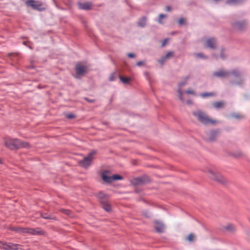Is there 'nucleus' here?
Listing matches in <instances>:
<instances>
[{
	"label": "nucleus",
	"mask_w": 250,
	"mask_h": 250,
	"mask_svg": "<svg viewBox=\"0 0 250 250\" xmlns=\"http://www.w3.org/2000/svg\"><path fill=\"white\" fill-rule=\"evenodd\" d=\"M66 117L68 119H74L75 118V116L72 113H69L66 115Z\"/></svg>",
	"instance_id": "nucleus-35"
},
{
	"label": "nucleus",
	"mask_w": 250,
	"mask_h": 250,
	"mask_svg": "<svg viewBox=\"0 0 250 250\" xmlns=\"http://www.w3.org/2000/svg\"><path fill=\"white\" fill-rule=\"evenodd\" d=\"M92 4L91 2H79L78 7L79 9L83 10H89L91 8Z\"/></svg>",
	"instance_id": "nucleus-15"
},
{
	"label": "nucleus",
	"mask_w": 250,
	"mask_h": 250,
	"mask_svg": "<svg viewBox=\"0 0 250 250\" xmlns=\"http://www.w3.org/2000/svg\"><path fill=\"white\" fill-rule=\"evenodd\" d=\"M229 74V72L222 70L213 73L214 76L219 78L227 77Z\"/></svg>",
	"instance_id": "nucleus-16"
},
{
	"label": "nucleus",
	"mask_w": 250,
	"mask_h": 250,
	"mask_svg": "<svg viewBox=\"0 0 250 250\" xmlns=\"http://www.w3.org/2000/svg\"><path fill=\"white\" fill-rule=\"evenodd\" d=\"M154 223L155 224L154 228L157 232L162 233L164 231L165 225L162 222L159 220H154Z\"/></svg>",
	"instance_id": "nucleus-12"
},
{
	"label": "nucleus",
	"mask_w": 250,
	"mask_h": 250,
	"mask_svg": "<svg viewBox=\"0 0 250 250\" xmlns=\"http://www.w3.org/2000/svg\"><path fill=\"white\" fill-rule=\"evenodd\" d=\"M112 182L113 181L118 180H122L123 179V177L120 175H114L112 176Z\"/></svg>",
	"instance_id": "nucleus-30"
},
{
	"label": "nucleus",
	"mask_w": 250,
	"mask_h": 250,
	"mask_svg": "<svg viewBox=\"0 0 250 250\" xmlns=\"http://www.w3.org/2000/svg\"><path fill=\"white\" fill-rule=\"evenodd\" d=\"M101 178L105 183L109 184L112 182V176H110L108 170H104L101 174Z\"/></svg>",
	"instance_id": "nucleus-11"
},
{
	"label": "nucleus",
	"mask_w": 250,
	"mask_h": 250,
	"mask_svg": "<svg viewBox=\"0 0 250 250\" xmlns=\"http://www.w3.org/2000/svg\"><path fill=\"white\" fill-rule=\"evenodd\" d=\"M145 63V62L144 61H140L136 63V65L138 66H140L143 65Z\"/></svg>",
	"instance_id": "nucleus-38"
},
{
	"label": "nucleus",
	"mask_w": 250,
	"mask_h": 250,
	"mask_svg": "<svg viewBox=\"0 0 250 250\" xmlns=\"http://www.w3.org/2000/svg\"><path fill=\"white\" fill-rule=\"evenodd\" d=\"M239 0H228V3H237L238 2Z\"/></svg>",
	"instance_id": "nucleus-39"
},
{
	"label": "nucleus",
	"mask_w": 250,
	"mask_h": 250,
	"mask_svg": "<svg viewBox=\"0 0 250 250\" xmlns=\"http://www.w3.org/2000/svg\"><path fill=\"white\" fill-rule=\"evenodd\" d=\"M220 57L223 59H225V55L223 54V50H222V52L220 55Z\"/></svg>",
	"instance_id": "nucleus-44"
},
{
	"label": "nucleus",
	"mask_w": 250,
	"mask_h": 250,
	"mask_svg": "<svg viewBox=\"0 0 250 250\" xmlns=\"http://www.w3.org/2000/svg\"><path fill=\"white\" fill-rule=\"evenodd\" d=\"M25 4L28 7H31L32 9L42 11L45 9V7H43L42 4L41 2L34 0H27L25 1Z\"/></svg>",
	"instance_id": "nucleus-5"
},
{
	"label": "nucleus",
	"mask_w": 250,
	"mask_h": 250,
	"mask_svg": "<svg viewBox=\"0 0 250 250\" xmlns=\"http://www.w3.org/2000/svg\"><path fill=\"white\" fill-rule=\"evenodd\" d=\"M96 155H98V152L96 150H92L90 151L87 156H93Z\"/></svg>",
	"instance_id": "nucleus-31"
},
{
	"label": "nucleus",
	"mask_w": 250,
	"mask_h": 250,
	"mask_svg": "<svg viewBox=\"0 0 250 250\" xmlns=\"http://www.w3.org/2000/svg\"><path fill=\"white\" fill-rule=\"evenodd\" d=\"M101 207L107 212H109L111 210V208L110 204L108 203V200L104 202H102L100 204Z\"/></svg>",
	"instance_id": "nucleus-19"
},
{
	"label": "nucleus",
	"mask_w": 250,
	"mask_h": 250,
	"mask_svg": "<svg viewBox=\"0 0 250 250\" xmlns=\"http://www.w3.org/2000/svg\"><path fill=\"white\" fill-rule=\"evenodd\" d=\"M87 67L82 63H78L75 67L76 74L79 76L83 75L87 72Z\"/></svg>",
	"instance_id": "nucleus-9"
},
{
	"label": "nucleus",
	"mask_w": 250,
	"mask_h": 250,
	"mask_svg": "<svg viewBox=\"0 0 250 250\" xmlns=\"http://www.w3.org/2000/svg\"><path fill=\"white\" fill-rule=\"evenodd\" d=\"M0 248L6 250H22L21 246L13 243H6L0 241Z\"/></svg>",
	"instance_id": "nucleus-6"
},
{
	"label": "nucleus",
	"mask_w": 250,
	"mask_h": 250,
	"mask_svg": "<svg viewBox=\"0 0 250 250\" xmlns=\"http://www.w3.org/2000/svg\"><path fill=\"white\" fill-rule=\"evenodd\" d=\"M186 93L187 94H191V95H196V93L195 92V91H194L193 90H188L186 91Z\"/></svg>",
	"instance_id": "nucleus-37"
},
{
	"label": "nucleus",
	"mask_w": 250,
	"mask_h": 250,
	"mask_svg": "<svg viewBox=\"0 0 250 250\" xmlns=\"http://www.w3.org/2000/svg\"><path fill=\"white\" fill-rule=\"evenodd\" d=\"M206 172L208 173V177L211 180L223 186L228 184V180L216 168L214 167L208 168Z\"/></svg>",
	"instance_id": "nucleus-2"
},
{
	"label": "nucleus",
	"mask_w": 250,
	"mask_h": 250,
	"mask_svg": "<svg viewBox=\"0 0 250 250\" xmlns=\"http://www.w3.org/2000/svg\"><path fill=\"white\" fill-rule=\"evenodd\" d=\"M11 229L12 230H14L15 231H16V232L20 233H24V231H25L24 228H18V227L12 228H11Z\"/></svg>",
	"instance_id": "nucleus-25"
},
{
	"label": "nucleus",
	"mask_w": 250,
	"mask_h": 250,
	"mask_svg": "<svg viewBox=\"0 0 250 250\" xmlns=\"http://www.w3.org/2000/svg\"><path fill=\"white\" fill-rule=\"evenodd\" d=\"M166 17V15L164 14H161L159 15V18L158 21V22L160 23H162V20L163 18H165Z\"/></svg>",
	"instance_id": "nucleus-34"
},
{
	"label": "nucleus",
	"mask_w": 250,
	"mask_h": 250,
	"mask_svg": "<svg viewBox=\"0 0 250 250\" xmlns=\"http://www.w3.org/2000/svg\"><path fill=\"white\" fill-rule=\"evenodd\" d=\"M2 157H0V163H2Z\"/></svg>",
	"instance_id": "nucleus-46"
},
{
	"label": "nucleus",
	"mask_w": 250,
	"mask_h": 250,
	"mask_svg": "<svg viewBox=\"0 0 250 250\" xmlns=\"http://www.w3.org/2000/svg\"><path fill=\"white\" fill-rule=\"evenodd\" d=\"M216 44V40L214 38H209L206 40V47L213 49L215 47Z\"/></svg>",
	"instance_id": "nucleus-17"
},
{
	"label": "nucleus",
	"mask_w": 250,
	"mask_h": 250,
	"mask_svg": "<svg viewBox=\"0 0 250 250\" xmlns=\"http://www.w3.org/2000/svg\"><path fill=\"white\" fill-rule=\"evenodd\" d=\"M120 79L121 81L124 83H127L130 80V79L128 77H124L122 76H120Z\"/></svg>",
	"instance_id": "nucleus-26"
},
{
	"label": "nucleus",
	"mask_w": 250,
	"mask_h": 250,
	"mask_svg": "<svg viewBox=\"0 0 250 250\" xmlns=\"http://www.w3.org/2000/svg\"><path fill=\"white\" fill-rule=\"evenodd\" d=\"M3 143L4 146L10 150H17L21 148H29L30 146L27 142L10 137L4 138Z\"/></svg>",
	"instance_id": "nucleus-1"
},
{
	"label": "nucleus",
	"mask_w": 250,
	"mask_h": 250,
	"mask_svg": "<svg viewBox=\"0 0 250 250\" xmlns=\"http://www.w3.org/2000/svg\"><path fill=\"white\" fill-rule=\"evenodd\" d=\"M150 182L149 177L147 176H143L135 178L131 180V184L134 186L143 185Z\"/></svg>",
	"instance_id": "nucleus-7"
},
{
	"label": "nucleus",
	"mask_w": 250,
	"mask_h": 250,
	"mask_svg": "<svg viewBox=\"0 0 250 250\" xmlns=\"http://www.w3.org/2000/svg\"><path fill=\"white\" fill-rule=\"evenodd\" d=\"M194 56L197 58H203L206 59L207 57L204 55L203 54L200 53H196L194 54Z\"/></svg>",
	"instance_id": "nucleus-32"
},
{
	"label": "nucleus",
	"mask_w": 250,
	"mask_h": 250,
	"mask_svg": "<svg viewBox=\"0 0 250 250\" xmlns=\"http://www.w3.org/2000/svg\"><path fill=\"white\" fill-rule=\"evenodd\" d=\"M60 211L69 216L70 217H74V215L73 213L68 209H65L63 208H62L60 209Z\"/></svg>",
	"instance_id": "nucleus-23"
},
{
	"label": "nucleus",
	"mask_w": 250,
	"mask_h": 250,
	"mask_svg": "<svg viewBox=\"0 0 250 250\" xmlns=\"http://www.w3.org/2000/svg\"><path fill=\"white\" fill-rule=\"evenodd\" d=\"M127 56L129 58H133L135 56V54L133 53H128Z\"/></svg>",
	"instance_id": "nucleus-42"
},
{
	"label": "nucleus",
	"mask_w": 250,
	"mask_h": 250,
	"mask_svg": "<svg viewBox=\"0 0 250 250\" xmlns=\"http://www.w3.org/2000/svg\"><path fill=\"white\" fill-rule=\"evenodd\" d=\"M171 9V8L170 6H167L166 8V10L167 11H170Z\"/></svg>",
	"instance_id": "nucleus-43"
},
{
	"label": "nucleus",
	"mask_w": 250,
	"mask_h": 250,
	"mask_svg": "<svg viewBox=\"0 0 250 250\" xmlns=\"http://www.w3.org/2000/svg\"><path fill=\"white\" fill-rule=\"evenodd\" d=\"M185 21V20L184 19L181 18L179 19V20L178 21V23L179 24H182L183 23H184Z\"/></svg>",
	"instance_id": "nucleus-40"
},
{
	"label": "nucleus",
	"mask_w": 250,
	"mask_h": 250,
	"mask_svg": "<svg viewBox=\"0 0 250 250\" xmlns=\"http://www.w3.org/2000/svg\"><path fill=\"white\" fill-rule=\"evenodd\" d=\"M24 233H27L32 235H44L45 232L40 228H37L36 229H32L29 228H24Z\"/></svg>",
	"instance_id": "nucleus-8"
},
{
	"label": "nucleus",
	"mask_w": 250,
	"mask_h": 250,
	"mask_svg": "<svg viewBox=\"0 0 250 250\" xmlns=\"http://www.w3.org/2000/svg\"><path fill=\"white\" fill-rule=\"evenodd\" d=\"M218 134H219L218 131L212 130L208 134V140L209 141H214L216 140Z\"/></svg>",
	"instance_id": "nucleus-18"
},
{
	"label": "nucleus",
	"mask_w": 250,
	"mask_h": 250,
	"mask_svg": "<svg viewBox=\"0 0 250 250\" xmlns=\"http://www.w3.org/2000/svg\"><path fill=\"white\" fill-rule=\"evenodd\" d=\"M173 55L172 52H168L166 55L162 58L161 59H160L159 62L161 64H163L164 62L168 58H169L170 57L172 56Z\"/></svg>",
	"instance_id": "nucleus-22"
},
{
	"label": "nucleus",
	"mask_w": 250,
	"mask_h": 250,
	"mask_svg": "<svg viewBox=\"0 0 250 250\" xmlns=\"http://www.w3.org/2000/svg\"><path fill=\"white\" fill-rule=\"evenodd\" d=\"M110 80L111 81H113V78H112V77H110Z\"/></svg>",
	"instance_id": "nucleus-47"
},
{
	"label": "nucleus",
	"mask_w": 250,
	"mask_h": 250,
	"mask_svg": "<svg viewBox=\"0 0 250 250\" xmlns=\"http://www.w3.org/2000/svg\"><path fill=\"white\" fill-rule=\"evenodd\" d=\"M188 77H187L185 78L184 81L179 83L178 86V89L177 90V92L178 94V97L181 101L183 103L188 104H192V102L191 100L186 101L184 96V93L182 91V87L187 83L188 80Z\"/></svg>",
	"instance_id": "nucleus-4"
},
{
	"label": "nucleus",
	"mask_w": 250,
	"mask_h": 250,
	"mask_svg": "<svg viewBox=\"0 0 250 250\" xmlns=\"http://www.w3.org/2000/svg\"><path fill=\"white\" fill-rule=\"evenodd\" d=\"M212 105L215 108L219 109L223 107L224 105V103L222 101L214 102L212 103Z\"/></svg>",
	"instance_id": "nucleus-20"
},
{
	"label": "nucleus",
	"mask_w": 250,
	"mask_h": 250,
	"mask_svg": "<svg viewBox=\"0 0 250 250\" xmlns=\"http://www.w3.org/2000/svg\"><path fill=\"white\" fill-rule=\"evenodd\" d=\"M232 117L237 119H241L243 117L242 115H241L239 114H238V113H235V114H232Z\"/></svg>",
	"instance_id": "nucleus-33"
},
{
	"label": "nucleus",
	"mask_w": 250,
	"mask_h": 250,
	"mask_svg": "<svg viewBox=\"0 0 250 250\" xmlns=\"http://www.w3.org/2000/svg\"><path fill=\"white\" fill-rule=\"evenodd\" d=\"M195 239V235L193 233H190L187 238V240L189 242H193Z\"/></svg>",
	"instance_id": "nucleus-29"
},
{
	"label": "nucleus",
	"mask_w": 250,
	"mask_h": 250,
	"mask_svg": "<svg viewBox=\"0 0 250 250\" xmlns=\"http://www.w3.org/2000/svg\"><path fill=\"white\" fill-rule=\"evenodd\" d=\"M167 42H168V40L167 39H166L164 41H163L162 44V46H165L167 43Z\"/></svg>",
	"instance_id": "nucleus-41"
},
{
	"label": "nucleus",
	"mask_w": 250,
	"mask_h": 250,
	"mask_svg": "<svg viewBox=\"0 0 250 250\" xmlns=\"http://www.w3.org/2000/svg\"><path fill=\"white\" fill-rule=\"evenodd\" d=\"M93 157H83V159L79 161V165L85 168L90 166Z\"/></svg>",
	"instance_id": "nucleus-10"
},
{
	"label": "nucleus",
	"mask_w": 250,
	"mask_h": 250,
	"mask_svg": "<svg viewBox=\"0 0 250 250\" xmlns=\"http://www.w3.org/2000/svg\"><path fill=\"white\" fill-rule=\"evenodd\" d=\"M193 115L200 123L205 125H215L219 122L217 120L211 118L207 113L201 110L193 112Z\"/></svg>",
	"instance_id": "nucleus-3"
},
{
	"label": "nucleus",
	"mask_w": 250,
	"mask_h": 250,
	"mask_svg": "<svg viewBox=\"0 0 250 250\" xmlns=\"http://www.w3.org/2000/svg\"><path fill=\"white\" fill-rule=\"evenodd\" d=\"M246 25L245 22H237L236 23L235 26L239 29L241 30L243 27Z\"/></svg>",
	"instance_id": "nucleus-28"
},
{
	"label": "nucleus",
	"mask_w": 250,
	"mask_h": 250,
	"mask_svg": "<svg viewBox=\"0 0 250 250\" xmlns=\"http://www.w3.org/2000/svg\"><path fill=\"white\" fill-rule=\"evenodd\" d=\"M214 95H215V94L213 93H211V92L204 93L201 94V95H200V96L203 98H206V97H209V96H213Z\"/></svg>",
	"instance_id": "nucleus-27"
},
{
	"label": "nucleus",
	"mask_w": 250,
	"mask_h": 250,
	"mask_svg": "<svg viewBox=\"0 0 250 250\" xmlns=\"http://www.w3.org/2000/svg\"><path fill=\"white\" fill-rule=\"evenodd\" d=\"M231 73L236 76L238 75V72L236 70L233 71Z\"/></svg>",
	"instance_id": "nucleus-45"
},
{
	"label": "nucleus",
	"mask_w": 250,
	"mask_h": 250,
	"mask_svg": "<svg viewBox=\"0 0 250 250\" xmlns=\"http://www.w3.org/2000/svg\"><path fill=\"white\" fill-rule=\"evenodd\" d=\"M146 22V19L145 17H144L140 20V21L138 22V24L139 26L141 27H144Z\"/></svg>",
	"instance_id": "nucleus-24"
},
{
	"label": "nucleus",
	"mask_w": 250,
	"mask_h": 250,
	"mask_svg": "<svg viewBox=\"0 0 250 250\" xmlns=\"http://www.w3.org/2000/svg\"><path fill=\"white\" fill-rule=\"evenodd\" d=\"M223 228L226 231L230 233H234L236 230V227L231 223L227 224Z\"/></svg>",
	"instance_id": "nucleus-14"
},
{
	"label": "nucleus",
	"mask_w": 250,
	"mask_h": 250,
	"mask_svg": "<svg viewBox=\"0 0 250 250\" xmlns=\"http://www.w3.org/2000/svg\"><path fill=\"white\" fill-rule=\"evenodd\" d=\"M41 216L42 218L45 219H52L57 220V218L56 217L52 216L50 215H48L46 213H41Z\"/></svg>",
	"instance_id": "nucleus-21"
},
{
	"label": "nucleus",
	"mask_w": 250,
	"mask_h": 250,
	"mask_svg": "<svg viewBox=\"0 0 250 250\" xmlns=\"http://www.w3.org/2000/svg\"><path fill=\"white\" fill-rule=\"evenodd\" d=\"M143 214L146 218H149L150 217V214L148 211H144Z\"/></svg>",
	"instance_id": "nucleus-36"
},
{
	"label": "nucleus",
	"mask_w": 250,
	"mask_h": 250,
	"mask_svg": "<svg viewBox=\"0 0 250 250\" xmlns=\"http://www.w3.org/2000/svg\"><path fill=\"white\" fill-rule=\"evenodd\" d=\"M96 196L98 199L100 203H102V202H104L108 200V195L104 194L102 191L99 192L96 194Z\"/></svg>",
	"instance_id": "nucleus-13"
}]
</instances>
